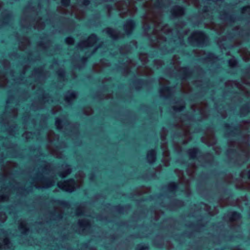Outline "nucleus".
Instances as JSON below:
<instances>
[{
  "label": "nucleus",
  "instance_id": "f257e3e1",
  "mask_svg": "<svg viewBox=\"0 0 250 250\" xmlns=\"http://www.w3.org/2000/svg\"><path fill=\"white\" fill-rule=\"evenodd\" d=\"M136 22L134 20L128 19L126 21V24L125 25V32L126 35H131L133 29L135 26Z\"/></svg>",
  "mask_w": 250,
  "mask_h": 250
},
{
  "label": "nucleus",
  "instance_id": "f03ea898",
  "mask_svg": "<svg viewBox=\"0 0 250 250\" xmlns=\"http://www.w3.org/2000/svg\"><path fill=\"white\" fill-rule=\"evenodd\" d=\"M196 35L198 36L200 39V40H195L194 42L197 43L198 44H204V40L205 38H207L206 35L205 33L202 31H199L196 32Z\"/></svg>",
  "mask_w": 250,
  "mask_h": 250
},
{
  "label": "nucleus",
  "instance_id": "7ed1b4c3",
  "mask_svg": "<svg viewBox=\"0 0 250 250\" xmlns=\"http://www.w3.org/2000/svg\"><path fill=\"white\" fill-rule=\"evenodd\" d=\"M188 67H184L183 68V71L180 75V78L182 80H185L186 79H190L191 77V73L189 72L188 70Z\"/></svg>",
  "mask_w": 250,
  "mask_h": 250
},
{
  "label": "nucleus",
  "instance_id": "20e7f679",
  "mask_svg": "<svg viewBox=\"0 0 250 250\" xmlns=\"http://www.w3.org/2000/svg\"><path fill=\"white\" fill-rule=\"evenodd\" d=\"M147 159L150 163H152L156 160V153L154 149L150 150L147 154Z\"/></svg>",
  "mask_w": 250,
  "mask_h": 250
},
{
  "label": "nucleus",
  "instance_id": "39448f33",
  "mask_svg": "<svg viewBox=\"0 0 250 250\" xmlns=\"http://www.w3.org/2000/svg\"><path fill=\"white\" fill-rule=\"evenodd\" d=\"M230 220H235L240 219L242 216L241 214L237 211H233L228 214Z\"/></svg>",
  "mask_w": 250,
  "mask_h": 250
},
{
  "label": "nucleus",
  "instance_id": "423d86ee",
  "mask_svg": "<svg viewBox=\"0 0 250 250\" xmlns=\"http://www.w3.org/2000/svg\"><path fill=\"white\" fill-rule=\"evenodd\" d=\"M178 188V183L175 182H171L168 186V188L170 191L173 192L177 190Z\"/></svg>",
  "mask_w": 250,
  "mask_h": 250
},
{
  "label": "nucleus",
  "instance_id": "0eeeda50",
  "mask_svg": "<svg viewBox=\"0 0 250 250\" xmlns=\"http://www.w3.org/2000/svg\"><path fill=\"white\" fill-rule=\"evenodd\" d=\"M198 152H199V150L196 147H193L192 149H190L189 152L190 159H195L196 158V155Z\"/></svg>",
  "mask_w": 250,
  "mask_h": 250
},
{
  "label": "nucleus",
  "instance_id": "6e6552de",
  "mask_svg": "<svg viewBox=\"0 0 250 250\" xmlns=\"http://www.w3.org/2000/svg\"><path fill=\"white\" fill-rule=\"evenodd\" d=\"M148 249V246L145 244L138 245L136 248V250H147Z\"/></svg>",
  "mask_w": 250,
  "mask_h": 250
},
{
  "label": "nucleus",
  "instance_id": "1a4fd4ad",
  "mask_svg": "<svg viewBox=\"0 0 250 250\" xmlns=\"http://www.w3.org/2000/svg\"><path fill=\"white\" fill-rule=\"evenodd\" d=\"M61 2L62 6L67 7L70 5V0H61Z\"/></svg>",
  "mask_w": 250,
  "mask_h": 250
},
{
  "label": "nucleus",
  "instance_id": "9d476101",
  "mask_svg": "<svg viewBox=\"0 0 250 250\" xmlns=\"http://www.w3.org/2000/svg\"><path fill=\"white\" fill-rule=\"evenodd\" d=\"M155 6L157 8L161 7L164 6L163 3L161 0H157L154 3Z\"/></svg>",
  "mask_w": 250,
  "mask_h": 250
},
{
  "label": "nucleus",
  "instance_id": "9b49d317",
  "mask_svg": "<svg viewBox=\"0 0 250 250\" xmlns=\"http://www.w3.org/2000/svg\"><path fill=\"white\" fill-rule=\"evenodd\" d=\"M242 177L247 179H250V169L247 170Z\"/></svg>",
  "mask_w": 250,
  "mask_h": 250
},
{
  "label": "nucleus",
  "instance_id": "f8f14e48",
  "mask_svg": "<svg viewBox=\"0 0 250 250\" xmlns=\"http://www.w3.org/2000/svg\"><path fill=\"white\" fill-rule=\"evenodd\" d=\"M233 129H234V131H232L231 132V134L233 136H234L235 134H236L235 133V132H238V133H240V130L239 129V127L238 125H236L234 127H233Z\"/></svg>",
  "mask_w": 250,
  "mask_h": 250
},
{
  "label": "nucleus",
  "instance_id": "ddd939ff",
  "mask_svg": "<svg viewBox=\"0 0 250 250\" xmlns=\"http://www.w3.org/2000/svg\"><path fill=\"white\" fill-rule=\"evenodd\" d=\"M161 90L166 92H169L171 91V88L169 86L163 85Z\"/></svg>",
  "mask_w": 250,
  "mask_h": 250
},
{
  "label": "nucleus",
  "instance_id": "4468645a",
  "mask_svg": "<svg viewBox=\"0 0 250 250\" xmlns=\"http://www.w3.org/2000/svg\"><path fill=\"white\" fill-rule=\"evenodd\" d=\"M74 42V39L72 37H67L65 39V42L67 44H72Z\"/></svg>",
  "mask_w": 250,
  "mask_h": 250
},
{
  "label": "nucleus",
  "instance_id": "2eb2a0df",
  "mask_svg": "<svg viewBox=\"0 0 250 250\" xmlns=\"http://www.w3.org/2000/svg\"><path fill=\"white\" fill-rule=\"evenodd\" d=\"M89 39L92 41H95L98 39L97 36L95 34H91L89 37Z\"/></svg>",
  "mask_w": 250,
  "mask_h": 250
},
{
  "label": "nucleus",
  "instance_id": "dca6fc26",
  "mask_svg": "<svg viewBox=\"0 0 250 250\" xmlns=\"http://www.w3.org/2000/svg\"><path fill=\"white\" fill-rule=\"evenodd\" d=\"M175 10L177 12L182 13L184 11V8L180 6H176L175 7Z\"/></svg>",
  "mask_w": 250,
  "mask_h": 250
},
{
  "label": "nucleus",
  "instance_id": "f3484780",
  "mask_svg": "<svg viewBox=\"0 0 250 250\" xmlns=\"http://www.w3.org/2000/svg\"><path fill=\"white\" fill-rule=\"evenodd\" d=\"M185 109V105H182L179 107H174V109L176 111H182Z\"/></svg>",
  "mask_w": 250,
  "mask_h": 250
},
{
  "label": "nucleus",
  "instance_id": "a211bd4d",
  "mask_svg": "<svg viewBox=\"0 0 250 250\" xmlns=\"http://www.w3.org/2000/svg\"><path fill=\"white\" fill-rule=\"evenodd\" d=\"M113 32V30L111 28H108L107 30H106V33L108 35H110L112 38H115V37L112 36Z\"/></svg>",
  "mask_w": 250,
  "mask_h": 250
},
{
  "label": "nucleus",
  "instance_id": "6ab92c4d",
  "mask_svg": "<svg viewBox=\"0 0 250 250\" xmlns=\"http://www.w3.org/2000/svg\"><path fill=\"white\" fill-rule=\"evenodd\" d=\"M56 203L57 204L61 205V206H65L66 205V203L63 201L57 200L56 201Z\"/></svg>",
  "mask_w": 250,
  "mask_h": 250
},
{
  "label": "nucleus",
  "instance_id": "aec40b11",
  "mask_svg": "<svg viewBox=\"0 0 250 250\" xmlns=\"http://www.w3.org/2000/svg\"><path fill=\"white\" fill-rule=\"evenodd\" d=\"M64 71H62V72H60L58 73V75L59 76L62 78H63L64 77Z\"/></svg>",
  "mask_w": 250,
  "mask_h": 250
},
{
  "label": "nucleus",
  "instance_id": "412c9836",
  "mask_svg": "<svg viewBox=\"0 0 250 250\" xmlns=\"http://www.w3.org/2000/svg\"><path fill=\"white\" fill-rule=\"evenodd\" d=\"M79 224L82 227H84V226H89L88 223H87L86 224H84V223L83 222H79Z\"/></svg>",
  "mask_w": 250,
  "mask_h": 250
},
{
  "label": "nucleus",
  "instance_id": "4be33fe9",
  "mask_svg": "<svg viewBox=\"0 0 250 250\" xmlns=\"http://www.w3.org/2000/svg\"><path fill=\"white\" fill-rule=\"evenodd\" d=\"M83 4H84V5H88V4H89V3H90V1H89V0H83Z\"/></svg>",
  "mask_w": 250,
  "mask_h": 250
},
{
  "label": "nucleus",
  "instance_id": "5701e85b",
  "mask_svg": "<svg viewBox=\"0 0 250 250\" xmlns=\"http://www.w3.org/2000/svg\"><path fill=\"white\" fill-rule=\"evenodd\" d=\"M87 61V58H84V57L82 58L81 59V60H80L81 62H83V63Z\"/></svg>",
  "mask_w": 250,
  "mask_h": 250
},
{
  "label": "nucleus",
  "instance_id": "b1692460",
  "mask_svg": "<svg viewBox=\"0 0 250 250\" xmlns=\"http://www.w3.org/2000/svg\"><path fill=\"white\" fill-rule=\"evenodd\" d=\"M66 182L68 183H74V180L72 178H70Z\"/></svg>",
  "mask_w": 250,
  "mask_h": 250
},
{
  "label": "nucleus",
  "instance_id": "393cba45",
  "mask_svg": "<svg viewBox=\"0 0 250 250\" xmlns=\"http://www.w3.org/2000/svg\"><path fill=\"white\" fill-rule=\"evenodd\" d=\"M75 97V95L74 93L72 92V93H70V94H69V98H70L72 99V98H74Z\"/></svg>",
  "mask_w": 250,
  "mask_h": 250
},
{
  "label": "nucleus",
  "instance_id": "a878e982",
  "mask_svg": "<svg viewBox=\"0 0 250 250\" xmlns=\"http://www.w3.org/2000/svg\"><path fill=\"white\" fill-rule=\"evenodd\" d=\"M81 246L82 247H84V248H87L88 246L87 244L86 243H82Z\"/></svg>",
  "mask_w": 250,
  "mask_h": 250
},
{
  "label": "nucleus",
  "instance_id": "bb28decb",
  "mask_svg": "<svg viewBox=\"0 0 250 250\" xmlns=\"http://www.w3.org/2000/svg\"><path fill=\"white\" fill-rule=\"evenodd\" d=\"M236 61L235 60H233V61H232V60H229V63L230 64H233L234 62H235Z\"/></svg>",
  "mask_w": 250,
  "mask_h": 250
},
{
  "label": "nucleus",
  "instance_id": "cd10ccee",
  "mask_svg": "<svg viewBox=\"0 0 250 250\" xmlns=\"http://www.w3.org/2000/svg\"><path fill=\"white\" fill-rule=\"evenodd\" d=\"M180 133L177 132V133H175L174 136L176 138H177L178 137H179V136H180Z\"/></svg>",
  "mask_w": 250,
  "mask_h": 250
},
{
  "label": "nucleus",
  "instance_id": "c85d7f7f",
  "mask_svg": "<svg viewBox=\"0 0 250 250\" xmlns=\"http://www.w3.org/2000/svg\"><path fill=\"white\" fill-rule=\"evenodd\" d=\"M229 152L231 153H236V150L235 149H231L229 150Z\"/></svg>",
  "mask_w": 250,
  "mask_h": 250
},
{
  "label": "nucleus",
  "instance_id": "c756f323",
  "mask_svg": "<svg viewBox=\"0 0 250 250\" xmlns=\"http://www.w3.org/2000/svg\"><path fill=\"white\" fill-rule=\"evenodd\" d=\"M250 7H244L242 8V11H245L247 9H249Z\"/></svg>",
  "mask_w": 250,
  "mask_h": 250
},
{
  "label": "nucleus",
  "instance_id": "7c9ffc66",
  "mask_svg": "<svg viewBox=\"0 0 250 250\" xmlns=\"http://www.w3.org/2000/svg\"><path fill=\"white\" fill-rule=\"evenodd\" d=\"M227 20L230 21H233V18L232 17H229V18H227Z\"/></svg>",
  "mask_w": 250,
  "mask_h": 250
},
{
  "label": "nucleus",
  "instance_id": "2f4dec72",
  "mask_svg": "<svg viewBox=\"0 0 250 250\" xmlns=\"http://www.w3.org/2000/svg\"><path fill=\"white\" fill-rule=\"evenodd\" d=\"M222 16L225 17H227V16H228V14L226 12L224 13L223 14H222Z\"/></svg>",
  "mask_w": 250,
  "mask_h": 250
},
{
  "label": "nucleus",
  "instance_id": "473e14b6",
  "mask_svg": "<svg viewBox=\"0 0 250 250\" xmlns=\"http://www.w3.org/2000/svg\"><path fill=\"white\" fill-rule=\"evenodd\" d=\"M21 229H23V230H27V229H26V228L24 227H21Z\"/></svg>",
  "mask_w": 250,
  "mask_h": 250
},
{
  "label": "nucleus",
  "instance_id": "72a5a7b5",
  "mask_svg": "<svg viewBox=\"0 0 250 250\" xmlns=\"http://www.w3.org/2000/svg\"><path fill=\"white\" fill-rule=\"evenodd\" d=\"M209 56L210 57H212V56H214V54H213V53H212L209 52Z\"/></svg>",
  "mask_w": 250,
  "mask_h": 250
},
{
  "label": "nucleus",
  "instance_id": "f704fd0d",
  "mask_svg": "<svg viewBox=\"0 0 250 250\" xmlns=\"http://www.w3.org/2000/svg\"><path fill=\"white\" fill-rule=\"evenodd\" d=\"M150 29V26L149 25H147L146 29L148 30H149Z\"/></svg>",
  "mask_w": 250,
  "mask_h": 250
},
{
  "label": "nucleus",
  "instance_id": "c9c22d12",
  "mask_svg": "<svg viewBox=\"0 0 250 250\" xmlns=\"http://www.w3.org/2000/svg\"><path fill=\"white\" fill-rule=\"evenodd\" d=\"M65 101H66V102H69V98L68 97H66L65 99Z\"/></svg>",
  "mask_w": 250,
  "mask_h": 250
},
{
  "label": "nucleus",
  "instance_id": "e433bc0d",
  "mask_svg": "<svg viewBox=\"0 0 250 250\" xmlns=\"http://www.w3.org/2000/svg\"><path fill=\"white\" fill-rule=\"evenodd\" d=\"M246 107H247V106H246V105H245V106L243 107V110H245H245H247Z\"/></svg>",
  "mask_w": 250,
  "mask_h": 250
},
{
  "label": "nucleus",
  "instance_id": "4c0bfd02",
  "mask_svg": "<svg viewBox=\"0 0 250 250\" xmlns=\"http://www.w3.org/2000/svg\"><path fill=\"white\" fill-rule=\"evenodd\" d=\"M61 123V121H56V124H60Z\"/></svg>",
  "mask_w": 250,
  "mask_h": 250
},
{
  "label": "nucleus",
  "instance_id": "58836bf2",
  "mask_svg": "<svg viewBox=\"0 0 250 250\" xmlns=\"http://www.w3.org/2000/svg\"><path fill=\"white\" fill-rule=\"evenodd\" d=\"M144 80H142V79H140V80H139V83L143 82H144Z\"/></svg>",
  "mask_w": 250,
  "mask_h": 250
},
{
  "label": "nucleus",
  "instance_id": "ea45409f",
  "mask_svg": "<svg viewBox=\"0 0 250 250\" xmlns=\"http://www.w3.org/2000/svg\"><path fill=\"white\" fill-rule=\"evenodd\" d=\"M9 15H7V16H6L5 17V19H9Z\"/></svg>",
  "mask_w": 250,
  "mask_h": 250
},
{
  "label": "nucleus",
  "instance_id": "a19ab883",
  "mask_svg": "<svg viewBox=\"0 0 250 250\" xmlns=\"http://www.w3.org/2000/svg\"><path fill=\"white\" fill-rule=\"evenodd\" d=\"M93 177H94V175L92 174H91V177H90V179H92Z\"/></svg>",
  "mask_w": 250,
  "mask_h": 250
},
{
  "label": "nucleus",
  "instance_id": "79ce46f5",
  "mask_svg": "<svg viewBox=\"0 0 250 250\" xmlns=\"http://www.w3.org/2000/svg\"><path fill=\"white\" fill-rule=\"evenodd\" d=\"M198 98V95H196V96H195V99H197Z\"/></svg>",
  "mask_w": 250,
  "mask_h": 250
},
{
  "label": "nucleus",
  "instance_id": "37998d69",
  "mask_svg": "<svg viewBox=\"0 0 250 250\" xmlns=\"http://www.w3.org/2000/svg\"><path fill=\"white\" fill-rule=\"evenodd\" d=\"M8 241H9V240L7 239L4 240L5 242H8Z\"/></svg>",
  "mask_w": 250,
  "mask_h": 250
},
{
  "label": "nucleus",
  "instance_id": "c03bdc74",
  "mask_svg": "<svg viewBox=\"0 0 250 250\" xmlns=\"http://www.w3.org/2000/svg\"><path fill=\"white\" fill-rule=\"evenodd\" d=\"M117 208H119V209H121L122 208L120 207V206H118Z\"/></svg>",
  "mask_w": 250,
  "mask_h": 250
},
{
  "label": "nucleus",
  "instance_id": "a18cd8bd",
  "mask_svg": "<svg viewBox=\"0 0 250 250\" xmlns=\"http://www.w3.org/2000/svg\"><path fill=\"white\" fill-rule=\"evenodd\" d=\"M226 126L227 127H229V125H228V124H226Z\"/></svg>",
  "mask_w": 250,
  "mask_h": 250
},
{
  "label": "nucleus",
  "instance_id": "49530a36",
  "mask_svg": "<svg viewBox=\"0 0 250 250\" xmlns=\"http://www.w3.org/2000/svg\"><path fill=\"white\" fill-rule=\"evenodd\" d=\"M249 73L248 72H245V74H246V75H247Z\"/></svg>",
  "mask_w": 250,
  "mask_h": 250
},
{
  "label": "nucleus",
  "instance_id": "de8ad7c7",
  "mask_svg": "<svg viewBox=\"0 0 250 250\" xmlns=\"http://www.w3.org/2000/svg\"><path fill=\"white\" fill-rule=\"evenodd\" d=\"M207 125H208V127H209L210 126L208 124H207Z\"/></svg>",
  "mask_w": 250,
  "mask_h": 250
},
{
  "label": "nucleus",
  "instance_id": "09e8293b",
  "mask_svg": "<svg viewBox=\"0 0 250 250\" xmlns=\"http://www.w3.org/2000/svg\"><path fill=\"white\" fill-rule=\"evenodd\" d=\"M130 73H131V74H133V75L134 74V72H132V71H131V72H130Z\"/></svg>",
  "mask_w": 250,
  "mask_h": 250
},
{
  "label": "nucleus",
  "instance_id": "8fccbe9b",
  "mask_svg": "<svg viewBox=\"0 0 250 250\" xmlns=\"http://www.w3.org/2000/svg\"><path fill=\"white\" fill-rule=\"evenodd\" d=\"M173 15H174V16L176 15V14H175V13L174 12L173 13Z\"/></svg>",
  "mask_w": 250,
  "mask_h": 250
},
{
  "label": "nucleus",
  "instance_id": "3c124183",
  "mask_svg": "<svg viewBox=\"0 0 250 250\" xmlns=\"http://www.w3.org/2000/svg\"><path fill=\"white\" fill-rule=\"evenodd\" d=\"M60 176H61L62 178H63V176L62 175H60Z\"/></svg>",
  "mask_w": 250,
  "mask_h": 250
},
{
  "label": "nucleus",
  "instance_id": "603ef678",
  "mask_svg": "<svg viewBox=\"0 0 250 250\" xmlns=\"http://www.w3.org/2000/svg\"><path fill=\"white\" fill-rule=\"evenodd\" d=\"M183 163H184V164H186V163H187V162H183Z\"/></svg>",
  "mask_w": 250,
  "mask_h": 250
},
{
  "label": "nucleus",
  "instance_id": "864d4df0",
  "mask_svg": "<svg viewBox=\"0 0 250 250\" xmlns=\"http://www.w3.org/2000/svg\"><path fill=\"white\" fill-rule=\"evenodd\" d=\"M227 195H229V193H226Z\"/></svg>",
  "mask_w": 250,
  "mask_h": 250
},
{
  "label": "nucleus",
  "instance_id": "5fc2aeb1",
  "mask_svg": "<svg viewBox=\"0 0 250 250\" xmlns=\"http://www.w3.org/2000/svg\"><path fill=\"white\" fill-rule=\"evenodd\" d=\"M67 172L68 173H69V172H70V171H69V170H68Z\"/></svg>",
  "mask_w": 250,
  "mask_h": 250
}]
</instances>
